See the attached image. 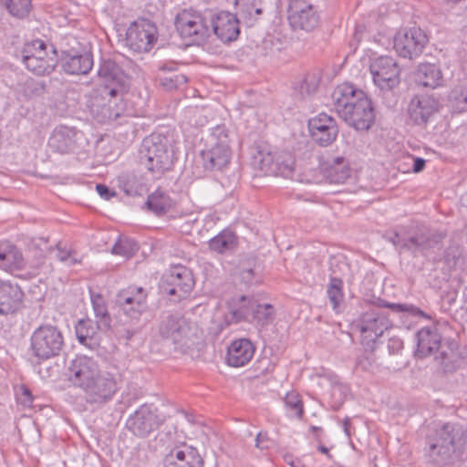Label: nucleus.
I'll return each instance as SVG.
<instances>
[{
  "instance_id": "nucleus-1",
  "label": "nucleus",
  "mask_w": 467,
  "mask_h": 467,
  "mask_svg": "<svg viewBox=\"0 0 467 467\" xmlns=\"http://www.w3.org/2000/svg\"><path fill=\"white\" fill-rule=\"evenodd\" d=\"M67 376L74 387L84 392L86 402L96 407L109 402L119 389L115 376L100 369L96 360L86 356L71 361Z\"/></svg>"
},
{
  "instance_id": "nucleus-2",
  "label": "nucleus",
  "mask_w": 467,
  "mask_h": 467,
  "mask_svg": "<svg viewBox=\"0 0 467 467\" xmlns=\"http://www.w3.org/2000/svg\"><path fill=\"white\" fill-rule=\"evenodd\" d=\"M332 100L337 115L357 130H367L374 122L371 100L352 85H338L332 93Z\"/></svg>"
},
{
  "instance_id": "nucleus-3",
  "label": "nucleus",
  "mask_w": 467,
  "mask_h": 467,
  "mask_svg": "<svg viewBox=\"0 0 467 467\" xmlns=\"http://www.w3.org/2000/svg\"><path fill=\"white\" fill-rule=\"evenodd\" d=\"M159 334L175 349L185 353L198 346L202 331L195 322L181 315H168L159 324Z\"/></svg>"
},
{
  "instance_id": "nucleus-4",
  "label": "nucleus",
  "mask_w": 467,
  "mask_h": 467,
  "mask_svg": "<svg viewBox=\"0 0 467 467\" xmlns=\"http://www.w3.org/2000/svg\"><path fill=\"white\" fill-rule=\"evenodd\" d=\"M463 432L452 423H445L435 430L427 439L429 460L437 466L451 464L456 458L455 443L461 441Z\"/></svg>"
},
{
  "instance_id": "nucleus-5",
  "label": "nucleus",
  "mask_w": 467,
  "mask_h": 467,
  "mask_svg": "<svg viewBox=\"0 0 467 467\" xmlns=\"http://www.w3.org/2000/svg\"><path fill=\"white\" fill-rule=\"evenodd\" d=\"M213 17V11L211 9L202 12L183 10L177 15L175 26L182 38L201 45L212 36Z\"/></svg>"
},
{
  "instance_id": "nucleus-6",
  "label": "nucleus",
  "mask_w": 467,
  "mask_h": 467,
  "mask_svg": "<svg viewBox=\"0 0 467 467\" xmlns=\"http://www.w3.org/2000/svg\"><path fill=\"white\" fill-rule=\"evenodd\" d=\"M168 144L167 137L159 133H152L142 140L140 161L155 176H161L172 166V154Z\"/></svg>"
},
{
  "instance_id": "nucleus-7",
  "label": "nucleus",
  "mask_w": 467,
  "mask_h": 467,
  "mask_svg": "<svg viewBox=\"0 0 467 467\" xmlns=\"http://www.w3.org/2000/svg\"><path fill=\"white\" fill-rule=\"evenodd\" d=\"M229 130L225 125L212 129L206 149L201 151L202 166L206 171H221L229 163L232 157Z\"/></svg>"
},
{
  "instance_id": "nucleus-8",
  "label": "nucleus",
  "mask_w": 467,
  "mask_h": 467,
  "mask_svg": "<svg viewBox=\"0 0 467 467\" xmlns=\"http://www.w3.org/2000/svg\"><path fill=\"white\" fill-rule=\"evenodd\" d=\"M21 61L25 67L37 76L49 75L57 64L56 49L41 39L26 43L20 52Z\"/></svg>"
},
{
  "instance_id": "nucleus-9",
  "label": "nucleus",
  "mask_w": 467,
  "mask_h": 467,
  "mask_svg": "<svg viewBox=\"0 0 467 467\" xmlns=\"http://www.w3.org/2000/svg\"><path fill=\"white\" fill-rule=\"evenodd\" d=\"M64 345L61 331L55 326L37 327L31 336V350L39 359H48L59 354Z\"/></svg>"
},
{
  "instance_id": "nucleus-10",
  "label": "nucleus",
  "mask_w": 467,
  "mask_h": 467,
  "mask_svg": "<svg viewBox=\"0 0 467 467\" xmlns=\"http://www.w3.org/2000/svg\"><path fill=\"white\" fill-rule=\"evenodd\" d=\"M164 422L153 404L140 405L127 420L126 426L130 431L140 438H146L157 431Z\"/></svg>"
},
{
  "instance_id": "nucleus-11",
  "label": "nucleus",
  "mask_w": 467,
  "mask_h": 467,
  "mask_svg": "<svg viewBox=\"0 0 467 467\" xmlns=\"http://www.w3.org/2000/svg\"><path fill=\"white\" fill-rule=\"evenodd\" d=\"M158 39L157 26L148 19L134 21L126 34L127 45L135 52H148Z\"/></svg>"
},
{
  "instance_id": "nucleus-12",
  "label": "nucleus",
  "mask_w": 467,
  "mask_h": 467,
  "mask_svg": "<svg viewBox=\"0 0 467 467\" xmlns=\"http://www.w3.org/2000/svg\"><path fill=\"white\" fill-rule=\"evenodd\" d=\"M374 84L381 90H391L400 82V69L394 58L381 56L369 66Z\"/></svg>"
},
{
  "instance_id": "nucleus-13",
  "label": "nucleus",
  "mask_w": 467,
  "mask_h": 467,
  "mask_svg": "<svg viewBox=\"0 0 467 467\" xmlns=\"http://www.w3.org/2000/svg\"><path fill=\"white\" fill-rule=\"evenodd\" d=\"M444 238L445 234L441 232L420 229L403 242V250L414 257L428 256L435 249H441Z\"/></svg>"
},
{
  "instance_id": "nucleus-14",
  "label": "nucleus",
  "mask_w": 467,
  "mask_h": 467,
  "mask_svg": "<svg viewBox=\"0 0 467 467\" xmlns=\"http://www.w3.org/2000/svg\"><path fill=\"white\" fill-rule=\"evenodd\" d=\"M98 76L104 85L101 96L115 97L122 93L128 86L129 78L119 65L111 59L102 60Z\"/></svg>"
},
{
  "instance_id": "nucleus-15",
  "label": "nucleus",
  "mask_w": 467,
  "mask_h": 467,
  "mask_svg": "<svg viewBox=\"0 0 467 467\" xmlns=\"http://www.w3.org/2000/svg\"><path fill=\"white\" fill-rule=\"evenodd\" d=\"M428 38L420 27L405 28L394 37V48L399 56L412 59L421 54Z\"/></svg>"
},
{
  "instance_id": "nucleus-16",
  "label": "nucleus",
  "mask_w": 467,
  "mask_h": 467,
  "mask_svg": "<svg viewBox=\"0 0 467 467\" xmlns=\"http://www.w3.org/2000/svg\"><path fill=\"white\" fill-rule=\"evenodd\" d=\"M357 326L363 339L369 343L375 342L381 337L386 330L392 327V323L385 311L371 308L358 317Z\"/></svg>"
},
{
  "instance_id": "nucleus-17",
  "label": "nucleus",
  "mask_w": 467,
  "mask_h": 467,
  "mask_svg": "<svg viewBox=\"0 0 467 467\" xmlns=\"http://www.w3.org/2000/svg\"><path fill=\"white\" fill-rule=\"evenodd\" d=\"M194 280L192 271L183 265L173 266L162 283L163 291L170 296L184 298L192 289Z\"/></svg>"
},
{
  "instance_id": "nucleus-18",
  "label": "nucleus",
  "mask_w": 467,
  "mask_h": 467,
  "mask_svg": "<svg viewBox=\"0 0 467 467\" xmlns=\"http://www.w3.org/2000/svg\"><path fill=\"white\" fill-rule=\"evenodd\" d=\"M439 107V100L433 96H414L407 108L409 120L414 125L424 127L432 116L438 112Z\"/></svg>"
},
{
  "instance_id": "nucleus-19",
  "label": "nucleus",
  "mask_w": 467,
  "mask_h": 467,
  "mask_svg": "<svg viewBox=\"0 0 467 467\" xmlns=\"http://www.w3.org/2000/svg\"><path fill=\"white\" fill-rule=\"evenodd\" d=\"M308 130L313 140L321 147L331 145L338 134L336 119L326 113H319L310 119Z\"/></svg>"
},
{
  "instance_id": "nucleus-20",
  "label": "nucleus",
  "mask_w": 467,
  "mask_h": 467,
  "mask_svg": "<svg viewBox=\"0 0 467 467\" xmlns=\"http://www.w3.org/2000/svg\"><path fill=\"white\" fill-rule=\"evenodd\" d=\"M287 13L289 25L294 30L311 31L319 24V16L311 5H288Z\"/></svg>"
},
{
  "instance_id": "nucleus-21",
  "label": "nucleus",
  "mask_w": 467,
  "mask_h": 467,
  "mask_svg": "<svg viewBox=\"0 0 467 467\" xmlns=\"http://www.w3.org/2000/svg\"><path fill=\"white\" fill-rule=\"evenodd\" d=\"M213 32L223 42H231L237 38L240 34L239 21L235 15L221 11H213Z\"/></svg>"
},
{
  "instance_id": "nucleus-22",
  "label": "nucleus",
  "mask_w": 467,
  "mask_h": 467,
  "mask_svg": "<svg viewBox=\"0 0 467 467\" xmlns=\"http://www.w3.org/2000/svg\"><path fill=\"white\" fill-rule=\"evenodd\" d=\"M417 348L415 357L424 358L429 356H434L441 347V335L436 327H426L416 333Z\"/></svg>"
},
{
  "instance_id": "nucleus-23",
  "label": "nucleus",
  "mask_w": 467,
  "mask_h": 467,
  "mask_svg": "<svg viewBox=\"0 0 467 467\" xmlns=\"http://www.w3.org/2000/svg\"><path fill=\"white\" fill-rule=\"evenodd\" d=\"M163 467H203V460L195 448L183 446L165 456Z\"/></svg>"
},
{
  "instance_id": "nucleus-24",
  "label": "nucleus",
  "mask_w": 467,
  "mask_h": 467,
  "mask_svg": "<svg viewBox=\"0 0 467 467\" xmlns=\"http://www.w3.org/2000/svg\"><path fill=\"white\" fill-rule=\"evenodd\" d=\"M24 293L20 286L10 282L0 283V315L16 312L23 304Z\"/></svg>"
},
{
  "instance_id": "nucleus-25",
  "label": "nucleus",
  "mask_w": 467,
  "mask_h": 467,
  "mask_svg": "<svg viewBox=\"0 0 467 467\" xmlns=\"http://www.w3.org/2000/svg\"><path fill=\"white\" fill-rule=\"evenodd\" d=\"M433 358L437 365L445 372H452L460 367L462 355L459 350L458 343L451 339L444 341Z\"/></svg>"
},
{
  "instance_id": "nucleus-26",
  "label": "nucleus",
  "mask_w": 467,
  "mask_h": 467,
  "mask_svg": "<svg viewBox=\"0 0 467 467\" xmlns=\"http://www.w3.org/2000/svg\"><path fill=\"white\" fill-rule=\"evenodd\" d=\"M78 134L74 128L58 126L51 133L48 146L53 151L60 154L69 153L75 149Z\"/></svg>"
},
{
  "instance_id": "nucleus-27",
  "label": "nucleus",
  "mask_w": 467,
  "mask_h": 467,
  "mask_svg": "<svg viewBox=\"0 0 467 467\" xmlns=\"http://www.w3.org/2000/svg\"><path fill=\"white\" fill-rule=\"evenodd\" d=\"M254 354V348L249 339H236L228 347L226 361L231 367H244L252 359Z\"/></svg>"
},
{
  "instance_id": "nucleus-28",
  "label": "nucleus",
  "mask_w": 467,
  "mask_h": 467,
  "mask_svg": "<svg viewBox=\"0 0 467 467\" xmlns=\"http://www.w3.org/2000/svg\"><path fill=\"white\" fill-rule=\"evenodd\" d=\"M415 84L421 88L434 89L442 86L443 76L441 68L431 63L420 64L414 71Z\"/></svg>"
},
{
  "instance_id": "nucleus-29",
  "label": "nucleus",
  "mask_w": 467,
  "mask_h": 467,
  "mask_svg": "<svg viewBox=\"0 0 467 467\" xmlns=\"http://www.w3.org/2000/svg\"><path fill=\"white\" fill-rule=\"evenodd\" d=\"M25 267L26 261L20 249L8 241L0 242V268L13 272Z\"/></svg>"
},
{
  "instance_id": "nucleus-30",
  "label": "nucleus",
  "mask_w": 467,
  "mask_h": 467,
  "mask_svg": "<svg viewBox=\"0 0 467 467\" xmlns=\"http://www.w3.org/2000/svg\"><path fill=\"white\" fill-rule=\"evenodd\" d=\"M116 304L123 313H133L130 307L132 304L137 308L147 307V293L142 287L130 286L118 293Z\"/></svg>"
},
{
  "instance_id": "nucleus-31",
  "label": "nucleus",
  "mask_w": 467,
  "mask_h": 467,
  "mask_svg": "<svg viewBox=\"0 0 467 467\" xmlns=\"http://www.w3.org/2000/svg\"><path fill=\"white\" fill-rule=\"evenodd\" d=\"M238 245L237 236L230 230H223L209 241V247L218 254H231Z\"/></svg>"
},
{
  "instance_id": "nucleus-32",
  "label": "nucleus",
  "mask_w": 467,
  "mask_h": 467,
  "mask_svg": "<svg viewBox=\"0 0 467 467\" xmlns=\"http://www.w3.org/2000/svg\"><path fill=\"white\" fill-rule=\"evenodd\" d=\"M97 327L90 319H81L75 327L76 336L79 343L87 346L90 349H95L99 346L97 338Z\"/></svg>"
},
{
  "instance_id": "nucleus-33",
  "label": "nucleus",
  "mask_w": 467,
  "mask_h": 467,
  "mask_svg": "<svg viewBox=\"0 0 467 467\" xmlns=\"http://www.w3.org/2000/svg\"><path fill=\"white\" fill-rule=\"evenodd\" d=\"M351 174L348 161L343 157H337L326 169L325 176L331 183H344Z\"/></svg>"
},
{
  "instance_id": "nucleus-34",
  "label": "nucleus",
  "mask_w": 467,
  "mask_h": 467,
  "mask_svg": "<svg viewBox=\"0 0 467 467\" xmlns=\"http://www.w3.org/2000/svg\"><path fill=\"white\" fill-rule=\"evenodd\" d=\"M93 67L92 56L88 53L67 57L63 65L64 70L71 75H85Z\"/></svg>"
},
{
  "instance_id": "nucleus-35",
  "label": "nucleus",
  "mask_w": 467,
  "mask_h": 467,
  "mask_svg": "<svg viewBox=\"0 0 467 467\" xmlns=\"http://www.w3.org/2000/svg\"><path fill=\"white\" fill-rule=\"evenodd\" d=\"M146 205L150 211L161 216L171 210L172 201L168 194L158 190L148 196Z\"/></svg>"
},
{
  "instance_id": "nucleus-36",
  "label": "nucleus",
  "mask_w": 467,
  "mask_h": 467,
  "mask_svg": "<svg viewBox=\"0 0 467 467\" xmlns=\"http://www.w3.org/2000/svg\"><path fill=\"white\" fill-rule=\"evenodd\" d=\"M118 181L119 188L126 195H140L144 190V184L140 178L133 172L122 174Z\"/></svg>"
},
{
  "instance_id": "nucleus-37",
  "label": "nucleus",
  "mask_w": 467,
  "mask_h": 467,
  "mask_svg": "<svg viewBox=\"0 0 467 467\" xmlns=\"http://www.w3.org/2000/svg\"><path fill=\"white\" fill-rule=\"evenodd\" d=\"M91 302L96 317L98 318V327L104 330L109 329L111 318L108 312L104 298L100 295H92Z\"/></svg>"
},
{
  "instance_id": "nucleus-38",
  "label": "nucleus",
  "mask_w": 467,
  "mask_h": 467,
  "mask_svg": "<svg viewBox=\"0 0 467 467\" xmlns=\"http://www.w3.org/2000/svg\"><path fill=\"white\" fill-rule=\"evenodd\" d=\"M251 317V300L242 296L238 300L237 307L232 306L229 315L226 317L228 324L238 323L248 320Z\"/></svg>"
},
{
  "instance_id": "nucleus-39",
  "label": "nucleus",
  "mask_w": 467,
  "mask_h": 467,
  "mask_svg": "<svg viewBox=\"0 0 467 467\" xmlns=\"http://www.w3.org/2000/svg\"><path fill=\"white\" fill-rule=\"evenodd\" d=\"M140 246L133 239L126 236H120L111 248V253L120 255L125 259H130L135 255Z\"/></svg>"
},
{
  "instance_id": "nucleus-40",
  "label": "nucleus",
  "mask_w": 467,
  "mask_h": 467,
  "mask_svg": "<svg viewBox=\"0 0 467 467\" xmlns=\"http://www.w3.org/2000/svg\"><path fill=\"white\" fill-rule=\"evenodd\" d=\"M113 102L114 99L109 97V99L107 104H96L92 103L90 109L94 117L98 119V121L105 123V122H114L117 119L118 113H115L113 110Z\"/></svg>"
},
{
  "instance_id": "nucleus-41",
  "label": "nucleus",
  "mask_w": 467,
  "mask_h": 467,
  "mask_svg": "<svg viewBox=\"0 0 467 467\" xmlns=\"http://www.w3.org/2000/svg\"><path fill=\"white\" fill-rule=\"evenodd\" d=\"M295 165V159L291 152L283 151L275 155V175L282 176L285 178L289 177L293 171Z\"/></svg>"
},
{
  "instance_id": "nucleus-42",
  "label": "nucleus",
  "mask_w": 467,
  "mask_h": 467,
  "mask_svg": "<svg viewBox=\"0 0 467 467\" xmlns=\"http://www.w3.org/2000/svg\"><path fill=\"white\" fill-rule=\"evenodd\" d=\"M342 286L343 282L340 278L337 276H333L330 278L327 294L332 305V307L336 312L339 311L340 305L344 299Z\"/></svg>"
},
{
  "instance_id": "nucleus-43",
  "label": "nucleus",
  "mask_w": 467,
  "mask_h": 467,
  "mask_svg": "<svg viewBox=\"0 0 467 467\" xmlns=\"http://www.w3.org/2000/svg\"><path fill=\"white\" fill-rule=\"evenodd\" d=\"M251 317L260 326L268 325L274 320V307L270 304L254 306L251 301Z\"/></svg>"
},
{
  "instance_id": "nucleus-44",
  "label": "nucleus",
  "mask_w": 467,
  "mask_h": 467,
  "mask_svg": "<svg viewBox=\"0 0 467 467\" xmlns=\"http://www.w3.org/2000/svg\"><path fill=\"white\" fill-rule=\"evenodd\" d=\"M379 306L389 308L393 313H403L412 317H424L426 319L431 318V317L428 314H426L419 307L411 304L387 303L386 301L379 299Z\"/></svg>"
},
{
  "instance_id": "nucleus-45",
  "label": "nucleus",
  "mask_w": 467,
  "mask_h": 467,
  "mask_svg": "<svg viewBox=\"0 0 467 467\" xmlns=\"http://www.w3.org/2000/svg\"><path fill=\"white\" fill-rule=\"evenodd\" d=\"M449 102L455 112L467 111V87H455L449 95Z\"/></svg>"
},
{
  "instance_id": "nucleus-46",
  "label": "nucleus",
  "mask_w": 467,
  "mask_h": 467,
  "mask_svg": "<svg viewBox=\"0 0 467 467\" xmlns=\"http://www.w3.org/2000/svg\"><path fill=\"white\" fill-rule=\"evenodd\" d=\"M234 4L244 17L254 18L263 12L261 0H234Z\"/></svg>"
},
{
  "instance_id": "nucleus-47",
  "label": "nucleus",
  "mask_w": 467,
  "mask_h": 467,
  "mask_svg": "<svg viewBox=\"0 0 467 467\" xmlns=\"http://www.w3.org/2000/svg\"><path fill=\"white\" fill-rule=\"evenodd\" d=\"M32 0H6V8L15 17L25 18L32 9Z\"/></svg>"
},
{
  "instance_id": "nucleus-48",
  "label": "nucleus",
  "mask_w": 467,
  "mask_h": 467,
  "mask_svg": "<svg viewBox=\"0 0 467 467\" xmlns=\"http://www.w3.org/2000/svg\"><path fill=\"white\" fill-rule=\"evenodd\" d=\"M187 82V78L181 73L169 72L167 75L160 78V84L165 90L171 91Z\"/></svg>"
},
{
  "instance_id": "nucleus-49",
  "label": "nucleus",
  "mask_w": 467,
  "mask_h": 467,
  "mask_svg": "<svg viewBox=\"0 0 467 467\" xmlns=\"http://www.w3.org/2000/svg\"><path fill=\"white\" fill-rule=\"evenodd\" d=\"M255 162L258 168L267 175H275V156L271 152L264 153L258 152V155L254 157Z\"/></svg>"
},
{
  "instance_id": "nucleus-50",
  "label": "nucleus",
  "mask_w": 467,
  "mask_h": 467,
  "mask_svg": "<svg viewBox=\"0 0 467 467\" xmlns=\"http://www.w3.org/2000/svg\"><path fill=\"white\" fill-rule=\"evenodd\" d=\"M119 95L112 97L114 99L113 102V110L115 113H118L117 119L114 122H117L119 125H123L129 123L130 119L132 118L130 110L126 108V104L121 99H118Z\"/></svg>"
},
{
  "instance_id": "nucleus-51",
  "label": "nucleus",
  "mask_w": 467,
  "mask_h": 467,
  "mask_svg": "<svg viewBox=\"0 0 467 467\" xmlns=\"http://www.w3.org/2000/svg\"><path fill=\"white\" fill-rule=\"evenodd\" d=\"M319 78L315 74H307L299 88V93L302 99L313 95L318 87Z\"/></svg>"
},
{
  "instance_id": "nucleus-52",
  "label": "nucleus",
  "mask_w": 467,
  "mask_h": 467,
  "mask_svg": "<svg viewBox=\"0 0 467 467\" xmlns=\"http://www.w3.org/2000/svg\"><path fill=\"white\" fill-rule=\"evenodd\" d=\"M284 401H285V406L287 408H289L291 410H293L295 416H296L298 418L302 417V415L304 413L303 403H302L300 396L297 392H296V391L288 392L285 395Z\"/></svg>"
},
{
  "instance_id": "nucleus-53",
  "label": "nucleus",
  "mask_w": 467,
  "mask_h": 467,
  "mask_svg": "<svg viewBox=\"0 0 467 467\" xmlns=\"http://www.w3.org/2000/svg\"><path fill=\"white\" fill-rule=\"evenodd\" d=\"M254 260H248L238 267V273L242 281L245 284H251L254 277Z\"/></svg>"
},
{
  "instance_id": "nucleus-54",
  "label": "nucleus",
  "mask_w": 467,
  "mask_h": 467,
  "mask_svg": "<svg viewBox=\"0 0 467 467\" xmlns=\"http://www.w3.org/2000/svg\"><path fill=\"white\" fill-rule=\"evenodd\" d=\"M56 247L57 250V256L59 261L67 263L68 265H73L79 263V261L75 257V251L63 248L60 242L57 244Z\"/></svg>"
},
{
  "instance_id": "nucleus-55",
  "label": "nucleus",
  "mask_w": 467,
  "mask_h": 467,
  "mask_svg": "<svg viewBox=\"0 0 467 467\" xmlns=\"http://www.w3.org/2000/svg\"><path fill=\"white\" fill-rule=\"evenodd\" d=\"M17 400L24 407L30 408L32 407L34 398L31 391L23 386L21 387V393L18 394Z\"/></svg>"
},
{
  "instance_id": "nucleus-56",
  "label": "nucleus",
  "mask_w": 467,
  "mask_h": 467,
  "mask_svg": "<svg viewBox=\"0 0 467 467\" xmlns=\"http://www.w3.org/2000/svg\"><path fill=\"white\" fill-rule=\"evenodd\" d=\"M403 348V341L399 337H391L388 342V349L390 354H398Z\"/></svg>"
},
{
  "instance_id": "nucleus-57",
  "label": "nucleus",
  "mask_w": 467,
  "mask_h": 467,
  "mask_svg": "<svg viewBox=\"0 0 467 467\" xmlns=\"http://www.w3.org/2000/svg\"><path fill=\"white\" fill-rule=\"evenodd\" d=\"M96 190L99 196L105 200H110L113 196H115V192H111L110 189L105 184H97Z\"/></svg>"
},
{
  "instance_id": "nucleus-58",
  "label": "nucleus",
  "mask_w": 467,
  "mask_h": 467,
  "mask_svg": "<svg viewBox=\"0 0 467 467\" xmlns=\"http://www.w3.org/2000/svg\"><path fill=\"white\" fill-rule=\"evenodd\" d=\"M268 436L267 433L259 432L255 439V446L260 449L268 448Z\"/></svg>"
},
{
  "instance_id": "nucleus-59",
  "label": "nucleus",
  "mask_w": 467,
  "mask_h": 467,
  "mask_svg": "<svg viewBox=\"0 0 467 467\" xmlns=\"http://www.w3.org/2000/svg\"><path fill=\"white\" fill-rule=\"evenodd\" d=\"M130 307L132 308V312L134 313H124L127 317H130L131 319H139L140 315L147 309V307H140L137 308L136 305L132 304L130 305Z\"/></svg>"
},
{
  "instance_id": "nucleus-60",
  "label": "nucleus",
  "mask_w": 467,
  "mask_h": 467,
  "mask_svg": "<svg viewBox=\"0 0 467 467\" xmlns=\"http://www.w3.org/2000/svg\"><path fill=\"white\" fill-rule=\"evenodd\" d=\"M407 239V237L402 236L399 233H394L393 236L389 239V241L396 246H399L401 250H403V242Z\"/></svg>"
},
{
  "instance_id": "nucleus-61",
  "label": "nucleus",
  "mask_w": 467,
  "mask_h": 467,
  "mask_svg": "<svg viewBox=\"0 0 467 467\" xmlns=\"http://www.w3.org/2000/svg\"><path fill=\"white\" fill-rule=\"evenodd\" d=\"M425 160L422 159V158H414L413 159V166H412V171L414 172H420L421 171L424 167H425Z\"/></svg>"
},
{
  "instance_id": "nucleus-62",
  "label": "nucleus",
  "mask_w": 467,
  "mask_h": 467,
  "mask_svg": "<svg viewBox=\"0 0 467 467\" xmlns=\"http://www.w3.org/2000/svg\"><path fill=\"white\" fill-rule=\"evenodd\" d=\"M137 333V329L125 328L121 333V337H123L127 341H130Z\"/></svg>"
},
{
  "instance_id": "nucleus-63",
  "label": "nucleus",
  "mask_w": 467,
  "mask_h": 467,
  "mask_svg": "<svg viewBox=\"0 0 467 467\" xmlns=\"http://www.w3.org/2000/svg\"><path fill=\"white\" fill-rule=\"evenodd\" d=\"M346 391H347V387L341 383H335L332 386V396H334L336 394V392L344 394Z\"/></svg>"
},
{
  "instance_id": "nucleus-64",
  "label": "nucleus",
  "mask_w": 467,
  "mask_h": 467,
  "mask_svg": "<svg viewBox=\"0 0 467 467\" xmlns=\"http://www.w3.org/2000/svg\"><path fill=\"white\" fill-rule=\"evenodd\" d=\"M357 366L358 368H361L362 369H368V366H370V361L367 358H359L357 362Z\"/></svg>"
}]
</instances>
